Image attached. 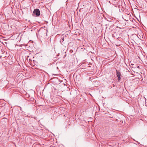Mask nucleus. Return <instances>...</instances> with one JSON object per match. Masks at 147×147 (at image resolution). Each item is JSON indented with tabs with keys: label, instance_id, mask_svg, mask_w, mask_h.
<instances>
[{
	"label": "nucleus",
	"instance_id": "nucleus-5",
	"mask_svg": "<svg viewBox=\"0 0 147 147\" xmlns=\"http://www.w3.org/2000/svg\"><path fill=\"white\" fill-rule=\"evenodd\" d=\"M137 67L138 68H139V66L138 65V66H137Z\"/></svg>",
	"mask_w": 147,
	"mask_h": 147
},
{
	"label": "nucleus",
	"instance_id": "nucleus-4",
	"mask_svg": "<svg viewBox=\"0 0 147 147\" xmlns=\"http://www.w3.org/2000/svg\"><path fill=\"white\" fill-rule=\"evenodd\" d=\"M64 40V38L61 39V41H60V42H61V43L63 42Z\"/></svg>",
	"mask_w": 147,
	"mask_h": 147
},
{
	"label": "nucleus",
	"instance_id": "nucleus-1",
	"mask_svg": "<svg viewBox=\"0 0 147 147\" xmlns=\"http://www.w3.org/2000/svg\"><path fill=\"white\" fill-rule=\"evenodd\" d=\"M33 13L36 16H39L40 15V11L38 9H35L33 11Z\"/></svg>",
	"mask_w": 147,
	"mask_h": 147
},
{
	"label": "nucleus",
	"instance_id": "nucleus-3",
	"mask_svg": "<svg viewBox=\"0 0 147 147\" xmlns=\"http://www.w3.org/2000/svg\"><path fill=\"white\" fill-rule=\"evenodd\" d=\"M42 32L43 33H44V34H47V32L45 30H43V31H42Z\"/></svg>",
	"mask_w": 147,
	"mask_h": 147
},
{
	"label": "nucleus",
	"instance_id": "nucleus-2",
	"mask_svg": "<svg viewBox=\"0 0 147 147\" xmlns=\"http://www.w3.org/2000/svg\"><path fill=\"white\" fill-rule=\"evenodd\" d=\"M117 77L118 78V80H120L121 79V75L120 74V72H118L117 70Z\"/></svg>",
	"mask_w": 147,
	"mask_h": 147
}]
</instances>
